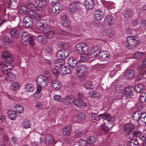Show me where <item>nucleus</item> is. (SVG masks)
Listing matches in <instances>:
<instances>
[{"label": "nucleus", "mask_w": 146, "mask_h": 146, "mask_svg": "<svg viewBox=\"0 0 146 146\" xmlns=\"http://www.w3.org/2000/svg\"><path fill=\"white\" fill-rule=\"evenodd\" d=\"M82 94L79 93L77 95V98L74 102V104L79 108H83L86 106L87 104L84 102L82 99Z\"/></svg>", "instance_id": "5"}, {"label": "nucleus", "mask_w": 146, "mask_h": 146, "mask_svg": "<svg viewBox=\"0 0 146 146\" xmlns=\"http://www.w3.org/2000/svg\"><path fill=\"white\" fill-rule=\"evenodd\" d=\"M139 43V39L135 36H128L126 38V46L129 49L136 47Z\"/></svg>", "instance_id": "2"}, {"label": "nucleus", "mask_w": 146, "mask_h": 146, "mask_svg": "<svg viewBox=\"0 0 146 146\" xmlns=\"http://www.w3.org/2000/svg\"><path fill=\"white\" fill-rule=\"evenodd\" d=\"M77 117L79 120L82 121L86 119V117L84 113H80L77 115Z\"/></svg>", "instance_id": "46"}, {"label": "nucleus", "mask_w": 146, "mask_h": 146, "mask_svg": "<svg viewBox=\"0 0 146 146\" xmlns=\"http://www.w3.org/2000/svg\"><path fill=\"white\" fill-rule=\"evenodd\" d=\"M95 4V0H85L84 2L85 7L89 9H93Z\"/></svg>", "instance_id": "18"}, {"label": "nucleus", "mask_w": 146, "mask_h": 146, "mask_svg": "<svg viewBox=\"0 0 146 146\" xmlns=\"http://www.w3.org/2000/svg\"><path fill=\"white\" fill-rule=\"evenodd\" d=\"M72 130L71 126L70 125H67L62 129L63 134L66 136H69L71 133Z\"/></svg>", "instance_id": "19"}, {"label": "nucleus", "mask_w": 146, "mask_h": 146, "mask_svg": "<svg viewBox=\"0 0 146 146\" xmlns=\"http://www.w3.org/2000/svg\"><path fill=\"white\" fill-rule=\"evenodd\" d=\"M101 127L102 131L104 132L107 133L109 131V128L108 126L106 125L105 123L102 124Z\"/></svg>", "instance_id": "55"}, {"label": "nucleus", "mask_w": 146, "mask_h": 146, "mask_svg": "<svg viewBox=\"0 0 146 146\" xmlns=\"http://www.w3.org/2000/svg\"><path fill=\"white\" fill-rule=\"evenodd\" d=\"M69 53L68 50L62 49L57 52L56 56L58 59H64L68 56Z\"/></svg>", "instance_id": "7"}, {"label": "nucleus", "mask_w": 146, "mask_h": 146, "mask_svg": "<svg viewBox=\"0 0 146 146\" xmlns=\"http://www.w3.org/2000/svg\"><path fill=\"white\" fill-rule=\"evenodd\" d=\"M35 38L33 37H29L28 39V41L31 46H33L35 44L34 42Z\"/></svg>", "instance_id": "64"}, {"label": "nucleus", "mask_w": 146, "mask_h": 146, "mask_svg": "<svg viewBox=\"0 0 146 146\" xmlns=\"http://www.w3.org/2000/svg\"><path fill=\"white\" fill-rule=\"evenodd\" d=\"M25 89L28 92H32L34 90V87L31 84H27L25 86Z\"/></svg>", "instance_id": "34"}, {"label": "nucleus", "mask_w": 146, "mask_h": 146, "mask_svg": "<svg viewBox=\"0 0 146 146\" xmlns=\"http://www.w3.org/2000/svg\"><path fill=\"white\" fill-rule=\"evenodd\" d=\"M43 16L42 15L38 13H36L33 18L34 19L36 20H39L40 19L42 18Z\"/></svg>", "instance_id": "60"}, {"label": "nucleus", "mask_w": 146, "mask_h": 146, "mask_svg": "<svg viewBox=\"0 0 146 146\" xmlns=\"http://www.w3.org/2000/svg\"><path fill=\"white\" fill-rule=\"evenodd\" d=\"M42 141L46 144L49 145L53 143L54 139L51 135L48 134L46 135L44 141L43 140Z\"/></svg>", "instance_id": "26"}, {"label": "nucleus", "mask_w": 146, "mask_h": 146, "mask_svg": "<svg viewBox=\"0 0 146 146\" xmlns=\"http://www.w3.org/2000/svg\"><path fill=\"white\" fill-rule=\"evenodd\" d=\"M78 143V144L81 146H86L87 145V141L84 139H80Z\"/></svg>", "instance_id": "58"}, {"label": "nucleus", "mask_w": 146, "mask_h": 146, "mask_svg": "<svg viewBox=\"0 0 146 146\" xmlns=\"http://www.w3.org/2000/svg\"><path fill=\"white\" fill-rule=\"evenodd\" d=\"M144 55V54L143 53L137 52L134 54L133 56L136 59H139L141 58Z\"/></svg>", "instance_id": "49"}, {"label": "nucleus", "mask_w": 146, "mask_h": 146, "mask_svg": "<svg viewBox=\"0 0 146 146\" xmlns=\"http://www.w3.org/2000/svg\"><path fill=\"white\" fill-rule=\"evenodd\" d=\"M127 146H139L138 142L136 140H132L128 142L127 144Z\"/></svg>", "instance_id": "48"}, {"label": "nucleus", "mask_w": 146, "mask_h": 146, "mask_svg": "<svg viewBox=\"0 0 146 146\" xmlns=\"http://www.w3.org/2000/svg\"><path fill=\"white\" fill-rule=\"evenodd\" d=\"M36 13L35 10H29L28 12H27V15L32 18H33Z\"/></svg>", "instance_id": "62"}, {"label": "nucleus", "mask_w": 146, "mask_h": 146, "mask_svg": "<svg viewBox=\"0 0 146 146\" xmlns=\"http://www.w3.org/2000/svg\"><path fill=\"white\" fill-rule=\"evenodd\" d=\"M10 34L12 39L18 38L20 35L19 31L15 29L11 30L10 32Z\"/></svg>", "instance_id": "27"}, {"label": "nucleus", "mask_w": 146, "mask_h": 146, "mask_svg": "<svg viewBox=\"0 0 146 146\" xmlns=\"http://www.w3.org/2000/svg\"><path fill=\"white\" fill-rule=\"evenodd\" d=\"M87 141L90 144H93L95 143L96 139L95 137L93 136H90L87 138Z\"/></svg>", "instance_id": "54"}, {"label": "nucleus", "mask_w": 146, "mask_h": 146, "mask_svg": "<svg viewBox=\"0 0 146 146\" xmlns=\"http://www.w3.org/2000/svg\"><path fill=\"white\" fill-rule=\"evenodd\" d=\"M138 137L140 139L144 141L143 143V146H146V134L141 133Z\"/></svg>", "instance_id": "42"}, {"label": "nucleus", "mask_w": 146, "mask_h": 146, "mask_svg": "<svg viewBox=\"0 0 146 146\" xmlns=\"http://www.w3.org/2000/svg\"><path fill=\"white\" fill-rule=\"evenodd\" d=\"M141 113L140 111H136L135 112L133 116V119L135 121H138L140 119Z\"/></svg>", "instance_id": "32"}, {"label": "nucleus", "mask_w": 146, "mask_h": 146, "mask_svg": "<svg viewBox=\"0 0 146 146\" xmlns=\"http://www.w3.org/2000/svg\"><path fill=\"white\" fill-rule=\"evenodd\" d=\"M20 12L22 15H27V12L26 7L24 5L21 6L20 7Z\"/></svg>", "instance_id": "47"}, {"label": "nucleus", "mask_w": 146, "mask_h": 146, "mask_svg": "<svg viewBox=\"0 0 146 146\" xmlns=\"http://www.w3.org/2000/svg\"><path fill=\"white\" fill-rule=\"evenodd\" d=\"M27 6L29 9V10H35L36 8V6L32 3H27Z\"/></svg>", "instance_id": "59"}, {"label": "nucleus", "mask_w": 146, "mask_h": 146, "mask_svg": "<svg viewBox=\"0 0 146 146\" xmlns=\"http://www.w3.org/2000/svg\"><path fill=\"white\" fill-rule=\"evenodd\" d=\"M77 61L75 58L70 57L68 58L67 63L69 66L71 68H74L76 65Z\"/></svg>", "instance_id": "17"}, {"label": "nucleus", "mask_w": 146, "mask_h": 146, "mask_svg": "<svg viewBox=\"0 0 146 146\" xmlns=\"http://www.w3.org/2000/svg\"><path fill=\"white\" fill-rule=\"evenodd\" d=\"M133 13V11L132 10H125L122 13V15L124 17L128 18L131 17Z\"/></svg>", "instance_id": "33"}, {"label": "nucleus", "mask_w": 146, "mask_h": 146, "mask_svg": "<svg viewBox=\"0 0 146 146\" xmlns=\"http://www.w3.org/2000/svg\"><path fill=\"white\" fill-rule=\"evenodd\" d=\"M102 33L104 36L111 37L113 35V32L112 29H104L102 31Z\"/></svg>", "instance_id": "23"}, {"label": "nucleus", "mask_w": 146, "mask_h": 146, "mask_svg": "<svg viewBox=\"0 0 146 146\" xmlns=\"http://www.w3.org/2000/svg\"><path fill=\"white\" fill-rule=\"evenodd\" d=\"M45 31L44 34L46 35V37L51 38L52 36L54 34V32L50 30L48 31Z\"/></svg>", "instance_id": "57"}, {"label": "nucleus", "mask_w": 146, "mask_h": 146, "mask_svg": "<svg viewBox=\"0 0 146 146\" xmlns=\"http://www.w3.org/2000/svg\"><path fill=\"white\" fill-rule=\"evenodd\" d=\"M94 86L93 83L90 81L87 82L84 85V87L87 90H92L94 88Z\"/></svg>", "instance_id": "38"}, {"label": "nucleus", "mask_w": 146, "mask_h": 146, "mask_svg": "<svg viewBox=\"0 0 146 146\" xmlns=\"http://www.w3.org/2000/svg\"><path fill=\"white\" fill-rule=\"evenodd\" d=\"M91 53L95 58L100 57L102 61H107L109 59V54L107 52L102 51L99 47L96 45L92 47L91 49Z\"/></svg>", "instance_id": "1"}, {"label": "nucleus", "mask_w": 146, "mask_h": 146, "mask_svg": "<svg viewBox=\"0 0 146 146\" xmlns=\"http://www.w3.org/2000/svg\"><path fill=\"white\" fill-rule=\"evenodd\" d=\"M19 84L17 82H15L13 83L10 87V89L13 91H15L18 90L19 87Z\"/></svg>", "instance_id": "40"}, {"label": "nucleus", "mask_w": 146, "mask_h": 146, "mask_svg": "<svg viewBox=\"0 0 146 146\" xmlns=\"http://www.w3.org/2000/svg\"><path fill=\"white\" fill-rule=\"evenodd\" d=\"M2 143L1 145L3 146H7L8 144L9 143V139L7 136H4L2 139Z\"/></svg>", "instance_id": "45"}, {"label": "nucleus", "mask_w": 146, "mask_h": 146, "mask_svg": "<svg viewBox=\"0 0 146 146\" xmlns=\"http://www.w3.org/2000/svg\"><path fill=\"white\" fill-rule=\"evenodd\" d=\"M15 75L13 73L9 72L5 76L6 80L9 82L13 81L15 79Z\"/></svg>", "instance_id": "28"}, {"label": "nucleus", "mask_w": 146, "mask_h": 146, "mask_svg": "<svg viewBox=\"0 0 146 146\" xmlns=\"http://www.w3.org/2000/svg\"><path fill=\"white\" fill-rule=\"evenodd\" d=\"M141 26L139 27L138 28V30L139 31H141L142 30V27H146V21L144 20H142L140 21Z\"/></svg>", "instance_id": "52"}, {"label": "nucleus", "mask_w": 146, "mask_h": 146, "mask_svg": "<svg viewBox=\"0 0 146 146\" xmlns=\"http://www.w3.org/2000/svg\"><path fill=\"white\" fill-rule=\"evenodd\" d=\"M37 85L42 86V87H45L47 86L48 81L46 77L43 75H40L37 78L36 80Z\"/></svg>", "instance_id": "6"}, {"label": "nucleus", "mask_w": 146, "mask_h": 146, "mask_svg": "<svg viewBox=\"0 0 146 146\" xmlns=\"http://www.w3.org/2000/svg\"><path fill=\"white\" fill-rule=\"evenodd\" d=\"M83 43H79L77 44L75 47L76 51L78 53H81L82 51V48H83Z\"/></svg>", "instance_id": "41"}, {"label": "nucleus", "mask_w": 146, "mask_h": 146, "mask_svg": "<svg viewBox=\"0 0 146 146\" xmlns=\"http://www.w3.org/2000/svg\"><path fill=\"white\" fill-rule=\"evenodd\" d=\"M36 3L40 8L43 7L46 4V0H36Z\"/></svg>", "instance_id": "31"}, {"label": "nucleus", "mask_w": 146, "mask_h": 146, "mask_svg": "<svg viewBox=\"0 0 146 146\" xmlns=\"http://www.w3.org/2000/svg\"><path fill=\"white\" fill-rule=\"evenodd\" d=\"M8 64V65H7L5 66L2 68L1 71L4 74H7L9 72V71L12 68V66H11V68H8V66H9V64Z\"/></svg>", "instance_id": "43"}, {"label": "nucleus", "mask_w": 146, "mask_h": 146, "mask_svg": "<svg viewBox=\"0 0 146 146\" xmlns=\"http://www.w3.org/2000/svg\"><path fill=\"white\" fill-rule=\"evenodd\" d=\"M90 94L93 97L95 98H100L101 96V94L100 93L95 91L92 92L90 93Z\"/></svg>", "instance_id": "56"}, {"label": "nucleus", "mask_w": 146, "mask_h": 146, "mask_svg": "<svg viewBox=\"0 0 146 146\" xmlns=\"http://www.w3.org/2000/svg\"><path fill=\"white\" fill-rule=\"evenodd\" d=\"M92 53L90 54L88 53L82 54L80 55L81 59L83 61H85L91 58L92 57H94V56H93Z\"/></svg>", "instance_id": "24"}, {"label": "nucleus", "mask_w": 146, "mask_h": 146, "mask_svg": "<svg viewBox=\"0 0 146 146\" xmlns=\"http://www.w3.org/2000/svg\"><path fill=\"white\" fill-rule=\"evenodd\" d=\"M54 98L56 101L60 102H62L63 100V98L60 96L57 95L54 96Z\"/></svg>", "instance_id": "61"}, {"label": "nucleus", "mask_w": 146, "mask_h": 146, "mask_svg": "<svg viewBox=\"0 0 146 146\" xmlns=\"http://www.w3.org/2000/svg\"><path fill=\"white\" fill-rule=\"evenodd\" d=\"M70 21L67 18L63 19L61 21V23L63 26L65 27H67L69 26L70 25Z\"/></svg>", "instance_id": "51"}, {"label": "nucleus", "mask_w": 146, "mask_h": 146, "mask_svg": "<svg viewBox=\"0 0 146 146\" xmlns=\"http://www.w3.org/2000/svg\"><path fill=\"white\" fill-rule=\"evenodd\" d=\"M101 118L103 119L107 120L108 121H110L111 123H113L115 121L114 118L112 117L109 113H104L98 115H97L96 120L94 121V122L100 120Z\"/></svg>", "instance_id": "4"}, {"label": "nucleus", "mask_w": 146, "mask_h": 146, "mask_svg": "<svg viewBox=\"0 0 146 146\" xmlns=\"http://www.w3.org/2000/svg\"><path fill=\"white\" fill-rule=\"evenodd\" d=\"M75 70L76 75L79 77H81L87 72L88 68L85 65L80 63L78 65L76 68Z\"/></svg>", "instance_id": "3"}, {"label": "nucleus", "mask_w": 146, "mask_h": 146, "mask_svg": "<svg viewBox=\"0 0 146 146\" xmlns=\"http://www.w3.org/2000/svg\"><path fill=\"white\" fill-rule=\"evenodd\" d=\"M135 74V71L133 69L127 68L124 73V76L126 79L131 80L134 77Z\"/></svg>", "instance_id": "8"}, {"label": "nucleus", "mask_w": 146, "mask_h": 146, "mask_svg": "<svg viewBox=\"0 0 146 146\" xmlns=\"http://www.w3.org/2000/svg\"><path fill=\"white\" fill-rule=\"evenodd\" d=\"M55 66L57 67H61V70H63V69L66 68L67 66H64L65 62L64 60L62 59H59L56 60L54 62Z\"/></svg>", "instance_id": "16"}, {"label": "nucleus", "mask_w": 146, "mask_h": 146, "mask_svg": "<svg viewBox=\"0 0 146 146\" xmlns=\"http://www.w3.org/2000/svg\"><path fill=\"white\" fill-rule=\"evenodd\" d=\"M140 119L141 121L146 123V113H141Z\"/></svg>", "instance_id": "63"}, {"label": "nucleus", "mask_w": 146, "mask_h": 146, "mask_svg": "<svg viewBox=\"0 0 146 146\" xmlns=\"http://www.w3.org/2000/svg\"><path fill=\"white\" fill-rule=\"evenodd\" d=\"M22 125L24 128L26 129L29 128L31 126L29 121L27 119H25L23 122Z\"/></svg>", "instance_id": "44"}, {"label": "nucleus", "mask_w": 146, "mask_h": 146, "mask_svg": "<svg viewBox=\"0 0 146 146\" xmlns=\"http://www.w3.org/2000/svg\"><path fill=\"white\" fill-rule=\"evenodd\" d=\"M94 18L96 20H101L104 15V13L102 10L100 9H97L95 10L94 13Z\"/></svg>", "instance_id": "15"}, {"label": "nucleus", "mask_w": 146, "mask_h": 146, "mask_svg": "<svg viewBox=\"0 0 146 146\" xmlns=\"http://www.w3.org/2000/svg\"><path fill=\"white\" fill-rule=\"evenodd\" d=\"M62 9L61 5L58 3H55L52 6V11L54 14H57L60 13Z\"/></svg>", "instance_id": "10"}, {"label": "nucleus", "mask_w": 146, "mask_h": 146, "mask_svg": "<svg viewBox=\"0 0 146 146\" xmlns=\"http://www.w3.org/2000/svg\"><path fill=\"white\" fill-rule=\"evenodd\" d=\"M44 21L42 20H39L36 22V28L42 31H46L47 30V28L44 25Z\"/></svg>", "instance_id": "11"}, {"label": "nucleus", "mask_w": 146, "mask_h": 146, "mask_svg": "<svg viewBox=\"0 0 146 146\" xmlns=\"http://www.w3.org/2000/svg\"><path fill=\"white\" fill-rule=\"evenodd\" d=\"M79 9V3L77 2H74L72 3L69 5V11L73 13L74 11H76Z\"/></svg>", "instance_id": "14"}, {"label": "nucleus", "mask_w": 146, "mask_h": 146, "mask_svg": "<svg viewBox=\"0 0 146 146\" xmlns=\"http://www.w3.org/2000/svg\"><path fill=\"white\" fill-rule=\"evenodd\" d=\"M8 116L9 118L12 120H15L17 117L15 112L14 111H9L8 112Z\"/></svg>", "instance_id": "36"}, {"label": "nucleus", "mask_w": 146, "mask_h": 146, "mask_svg": "<svg viewBox=\"0 0 146 146\" xmlns=\"http://www.w3.org/2000/svg\"><path fill=\"white\" fill-rule=\"evenodd\" d=\"M62 85L61 83L59 81L57 80L53 81L51 82V87L55 90H58L60 89Z\"/></svg>", "instance_id": "20"}, {"label": "nucleus", "mask_w": 146, "mask_h": 146, "mask_svg": "<svg viewBox=\"0 0 146 146\" xmlns=\"http://www.w3.org/2000/svg\"><path fill=\"white\" fill-rule=\"evenodd\" d=\"M23 24L26 27H31L33 24V18L28 15L25 16L23 19Z\"/></svg>", "instance_id": "9"}, {"label": "nucleus", "mask_w": 146, "mask_h": 146, "mask_svg": "<svg viewBox=\"0 0 146 146\" xmlns=\"http://www.w3.org/2000/svg\"><path fill=\"white\" fill-rule=\"evenodd\" d=\"M74 100V98L72 96L66 97L65 98H63L62 102L65 104L69 105L72 104Z\"/></svg>", "instance_id": "25"}, {"label": "nucleus", "mask_w": 146, "mask_h": 146, "mask_svg": "<svg viewBox=\"0 0 146 146\" xmlns=\"http://www.w3.org/2000/svg\"><path fill=\"white\" fill-rule=\"evenodd\" d=\"M114 21V18L111 15H108L105 18V23L108 25H111Z\"/></svg>", "instance_id": "21"}, {"label": "nucleus", "mask_w": 146, "mask_h": 146, "mask_svg": "<svg viewBox=\"0 0 146 146\" xmlns=\"http://www.w3.org/2000/svg\"><path fill=\"white\" fill-rule=\"evenodd\" d=\"M11 18L12 20L14 21L18 25L19 24L21 21V19L17 15L12 14L11 15Z\"/></svg>", "instance_id": "35"}, {"label": "nucleus", "mask_w": 146, "mask_h": 146, "mask_svg": "<svg viewBox=\"0 0 146 146\" xmlns=\"http://www.w3.org/2000/svg\"><path fill=\"white\" fill-rule=\"evenodd\" d=\"M125 92L123 95V97L125 99H129L132 97L133 94L131 92L132 88L129 86L125 89Z\"/></svg>", "instance_id": "13"}, {"label": "nucleus", "mask_w": 146, "mask_h": 146, "mask_svg": "<svg viewBox=\"0 0 146 146\" xmlns=\"http://www.w3.org/2000/svg\"><path fill=\"white\" fill-rule=\"evenodd\" d=\"M139 99L141 102H146V93H141L139 97Z\"/></svg>", "instance_id": "53"}, {"label": "nucleus", "mask_w": 146, "mask_h": 146, "mask_svg": "<svg viewBox=\"0 0 146 146\" xmlns=\"http://www.w3.org/2000/svg\"><path fill=\"white\" fill-rule=\"evenodd\" d=\"M30 36L28 33L26 32H23L21 35L22 39L25 42H28Z\"/></svg>", "instance_id": "39"}, {"label": "nucleus", "mask_w": 146, "mask_h": 146, "mask_svg": "<svg viewBox=\"0 0 146 146\" xmlns=\"http://www.w3.org/2000/svg\"><path fill=\"white\" fill-rule=\"evenodd\" d=\"M2 42L4 45L11 44L13 42V40L12 37H10L8 36H4L2 39Z\"/></svg>", "instance_id": "22"}, {"label": "nucleus", "mask_w": 146, "mask_h": 146, "mask_svg": "<svg viewBox=\"0 0 146 146\" xmlns=\"http://www.w3.org/2000/svg\"><path fill=\"white\" fill-rule=\"evenodd\" d=\"M23 107L21 105H16L14 108V111L17 113H21L23 112Z\"/></svg>", "instance_id": "30"}, {"label": "nucleus", "mask_w": 146, "mask_h": 146, "mask_svg": "<svg viewBox=\"0 0 146 146\" xmlns=\"http://www.w3.org/2000/svg\"><path fill=\"white\" fill-rule=\"evenodd\" d=\"M134 128L133 125L131 124H127L124 127L125 130L128 132H131L133 130Z\"/></svg>", "instance_id": "37"}, {"label": "nucleus", "mask_w": 146, "mask_h": 146, "mask_svg": "<svg viewBox=\"0 0 146 146\" xmlns=\"http://www.w3.org/2000/svg\"><path fill=\"white\" fill-rule=\"evenodd\" d=\"M37 40L39 43H43L46 41V38L42 35H39L37 37Z\"/></svg>", "instance_id": "50"}, {"label": "nucleus", "mask_w": 146, "mask_h": 146, "mask_svg": "<svg viewBox=\"0 0 146 146\" xmlns=\"http://www.w3.org/2000/svg\"><path fill=\"white\" fill-rule=\"evenodd\" d=\"M145 89V86L142 84H138L135 87L134 89L135 91L138 93L140 92Z\"/></svg>", "instance_id": "29"}, {"label": "nucleus", "mask_w": 146, "mask_h": 146, "mask_svg": "<svg viewBox=\"0 0 146 146\" xmlns=\"http://www.w3.org/2000/svg\"><path fill=\"white\" fill-rule=\"evenodd\" d=\"M2 57L5 59V62H7L8 64H10L9 62L12 61L13 60V58L11 54L6 51L4 52L2 54Z\"/></svg>", "instance_id": "12"}]
</instances>
